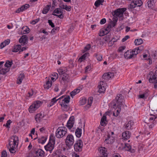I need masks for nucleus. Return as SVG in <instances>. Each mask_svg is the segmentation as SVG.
<instances>
[{
	"label": "nucleus",
	"mask_w": 157,
	"mask_h": 157,
	"mask_svg": "<svg viewBox=\"0 0 157 157\" xmlns=\"http://www.w3.org/2000/svg\"><path fill=\"white\" fill-rule=\"evenodd\" d=\"M54 145L50 144V143H48L44 146V148L47 151H49L50 153H51L54 148Z\"/></svg>",
	"instance_id": "obj_15"
},
{
	"label": "nucleus",
	"mask_w": 157,
	"mask_h": 157,
	"mask_svg": "<svg viewBox=\"0 0 157 157\" xmlns=\"http://www.w3.org/2000/svg\"><path fill=\"white\" fill-rule=\"evenodd\" d=\"M108 33V32H106L105 30H102V31H101L99 33V36H103L105 35H106Z\"/></svg>",
	"instance_id": "obj_50"
},
{
	"label": "nucleus",
	"mask_w": 157,
	"mask_h": 157,
	"mask_svg": "<svg viewBox=\"0 0 157 157\" xmlns=\"http://www.w3.org/2000/svg\"><path fill=\"white\" fill-rule=\"evenodd\" d=\"M115 20L114 21H111L110 23V25L112 26V27H114L116 25L117 22V19H114Z\"/></svg>",
	"instance_id": "obj_52"
},
{
	"label": "nucleus",
	"mask_w": 157,
	"mask_h": 157,
	"mask_svg": "<svg viewBox=\"0 0 157 157\" xmlns=\"http://www.w3.org/2000/svg\"><path fill=\"white\" fill-rule=\"evenodd\" d=\"M48 21L49 25H50L51 27L54 28L55 27L54 24L52 22V20H49Z\"/></svg>",
	"instance_id": "obj_57"
},
{
	"label": "nucleus",
	"mask_w": 157,
	"mask_h": 157,
	"mask_svg": "<svg viewBox=\"0 0 157 157\" xmlns=\"http://www.w3.org/2000/svg\"><path fill=\"white\" fill-rule=\"evenodd\" d=\"M114 141V137L111 136L109 135L107 136V138L105 140V142L107 144L112 143Z\"/></svg>",
	"instance_id": "obj_19"
},
{
	"label": "nucleus",
	"mask_w": 157,
	"mask_h": 157,
	"mask_svg": "<svg viewBox=\"0 0 157 157\" xmlns=\"http://www.w3.org/2000/svg\"><path fill=\"white\" fill-rule=\"evenodd\" d=\"M1 157H7V152L5 150L2 151Z\"/></svg>",
	"instance_id": "obj_58"
},
{
	"label": "nucleus",
	"mask_w": 157,
	"mask_h": 157,
	"mask_svg": "<svg viewBox=\"0 0 157 157\" xmlns=\"http://www.w3.org/2000/svg\"><path fill=\"white\" fill-rule=\"evenodd\" d=\"M59 8H56L53 11V12L52 13V15H53L54 16H56V15H57L55 13H56L57 14H59L60 13L59 12Z\"/></svg>",
	"instance_id": "obj_47"
},
{
	"label": "nucleus",
	"mask_w": 157,
	"mask_h": 157,
	"mask_svg": "<svg viewBox=\"0 0 157 157\" xmlns=\"http://www.w3.org/2000/svg\"><path fill=\"white\" fill-rule=\"evenodd\" d=\"M64 10H65L67 11H70L71 10V7L70 6H67V5L65 6V8H64Z\"/></svg>",
	"instance_id": "obj_60"
},
{
	"label": "nucleus",
	"mask_w": 157,
	"mask_h": 157,
	"mask_svg": "<svg viewBox=\"0 0 157 157\" xmlns=\"http://www.w3.org/2000/svg\"><path fill=\"white\" fill-rule=\"evenodd\" d=\"M121 106H117L115 107V110L113 113V115L114 116L117 117L119 113L121 110Z\"/></svg>",
	"instance_id": "obj_21"
},
{
	"label": "nucleus",
	"mask_w": 157,
	"mask_h": 157,
	"mask_svg": "<svg viewBox=\"0 0 157 157\" xmlns=\"http://www.w3.org/2000/svg\"><path fill=\"white\" fill-rule=\"evenodd\" d=\"M145 94H143L140 95H139V98H140L146 99L147 98V96L146 97H145Z\"/></svg>",
	"instance_id": "obj_64"
},
{
	"label": "nucleus",
	"mask_w": 157,
	"mask_h": 157,
	"mask_svg": "<svg viewBox=\"0 0 157 157\" xmlns=\"http://www.w3.org/2000/svg\"><path fill=\"white\" fill-rule=\"evenodd\" d=\"M47 139L46 137L42 136L38 139V141L39 143L43 144L45 143Z\"/></svg>",
	"instance_id": "obj_31"
},
{
	"label": "nucleus",
	"mask_w": 157,
	"mask_h": 157,
	"mask_svg": "<svg viewBox=\"0 0 157 157\" xmlns=\"http://www.w3.org/2000/svg\"><path fill=\"white\" fill-rule=\"evenodd\" d=\"M74 116H72L70 117L67 124V126L68 129H70L73 127L74 123Z\"/></svg>",
	"instance_id": "obj_10"
},
{
	"label": "nucleus",
	"mask_w": 157,
	"mask_h": 157,
	"mask_svg": "<svg viewBox=\"0 0 157 157\" xmlns=\"http://www.w3.org/2000/svg\"><path fill=\"white\" fill-rule=\"evenodd\" d=\"M123 150L126 151H130L131 153H133L135 152V150L133 149H131V146L129 144L127 143H125L124 147L123 148Z\"/></svg>",
	"instance_id": "obj_17"
},
{
	"label": "nucleus",
	"mask_w": 157,
	"mask_h": 157,
	"mask_svg": "<svg viewBox=\"0 0 157 157\" xmlns=\"http://www.w3.org/2000/svg\"><path fill=\"white\" fill-rule=\"evenodd\" d=\"M21 45L18 44L14 46L13 48V49L12 51L13 52H17L21 50Z\"/></svg>",
	"instance_id": "obj_30"
},
{
	"label": "nucleus",
	"mask_w": 157,
	"mask_h": 157,
	"mask_svg": "<svg viewBox=\"0 0 157 157\" xmlns=\"http://www.w3.org/2000/svg\"><path fill=\"white\" fill-rule=\"evenodd\" d=\"M105 84L103 81H101L99 84L98 86L99 90L98 92L100 93H104L105 90Z\"/></svg>",
	"instance_id": "obj_12"
},
{
	"label": "nucleus",
	"mask_w": 157,
	"mask_h": 157,
	"mask_svg": "<svg viewBox=\"0 0 157 157\" xmlns=\"http://www.w3.org/2000/svg\"><path fill=\"white\" fill-rule=\"evenodd\" d=\"M114 76V73L111 72H108L104 73L102 76V80L101 81H103L104 83L108 81L110 78Z\"/></svg>",
	"instance_id": "obj_8"
},
{
	"label": "nucleus",
	"mask_w": 157,
	"mask_h": 157,
	"mask_svg": "<svg viewBox=\"0 0 157 157\" xmlns=\"http://www.w3.org/2000/svg\"><path fill=\"white\" fill-rule=\"evenodd\" d=\"M9 146L7 148L11 153H14L16 152L15 149L16 146H17L18 144V137L16 135L11 136L9 140Z\"/></svg>",
	"instance_id": "obj_1"
},
{
	"label": "nucleus",
	"mask_w": 157,
	"mask_h": 157,
	"mask_svg": "<svg viewBox=\"0 0 157 157\" xmlns=\"http://www.w3.org/2000/svg\"><path fill=\"white\" fill-rule=\"evenodd\" d=\"M30 6L29 4H26L25 5H23L21 7L18 8L15 11L16 13H20L21 12H22L25 10H27L28 8H29Z\"/></svg>",
	"instance_id": "obj_14"
},
{
	"label": "nucleus",
	"mask_w": 157,
	"mask_h": 157,
	"mask_svg": "<svg viewBox=\"0 0 157 157\" xmlns=\"http://www.w3.org/2000/svg\"><path fill=\"white\" fill-rule=\"evenodd\" d=\"M104 0H97L95 2L94 5L97 7H98L100 5H102V3Z\"/></svg>",
	"instance_id": "obj_43"
},
{
	"label": "nucleus",
	"mask_w": 157,
	"mask_h": 157,
	"mask_svg": "<svg viewBox=\"0 0 157 157\" xmlns=\"http://www.w3.org/2000/svg\"><path fill=\"white\" fill-rule=\"evenodd\" d=\"M82 130L81 128H78L75 132V134L77 137L79 138L81 137L82 134Z\"/></svg>",
	"instance_id": "obj_29"
},
{
	"label": "nucleus",
	"mask_w": 157,
	"mask_h": 157,
	"mask_svg": "<svg viewBox=\"0 0 157 157\" xmlns=\"http://www.w3.org/2000/svg\"><path fill=\"white\" fill-rule=\"evenodd\" d=\"M67 129L64 127H59L56 130V136L58 138L63 137L66 134Z\"/></svg>",
	"instance_id": "obj_2"
},
{
	"label": "nucleus",
	"mask_w": 157,
	"mask_h": 157,
	"mask_svg": "<svg viewBox=\"0 0 157 157\" xmlns=\"http://www.w3.org/2000/svg\"><path fill=\"white\" fill-rule=\"evenodd\" d=\"M24 77L25 76L24 74H21L18 77V79L19 80V81H17V83L19 84H21L22 82V80L24 78Z\"/></svg>",
	"instance_id": "obj_34"
},
{
	"label": "nucleus",
	"mask_w": 157,
	"mask_h": 157,
	"mask_svg": "<svg viewBox=\"0 0 157 157\" xmlns=\"http://www.w3.org/2000/svg\"><path fill=\"white\" fill-rule=\"evenodd\" d=\"M19 42L22 45H24L28 42V38L26 35L22 36L19 40Z\"/></svg>",
	"instance_id": "obj_11"
},
{
	"label": "nucleus",
	"mask_w": 157,
	"mask_h": 157,
	"mask_svg": "<svg viewBox=\"0 0 157 157\" xmlns=\"http://www.w3.org/2000/svg\"><path fill=\"white\" fill-rule=\"evenodd\" d=\"M126 47L125 46H123L120 47L118 49V51L119 52H121L125 49Z\"/></svg>",
	"instance_id": "obj_55"
},
{
	"label": "nucleus",
	"mask_w": 157,
	"mask_h": 157,
	"mask_svg": "<svg viewBox=\"0 0 157 157\" xmlns=\"http://www.w3.org/2000/svg\"><path fill=\"white\" fill-rule=\"evenodd\" d=\"M52 81H50L48 80L46 82V84L44 85V88L46 89H49L52 85Z\"/></svg>",
	"instance_id": "obj_36"
},
{
	"label": "nucleus",
	"mask_w": 157,
	"mask_h": 157,
	"mask_svg": "<svg viewBox=\"0 0 157 157\" xmlns=\"http://www.w3.org/2000/svg\"><path fill=\"white\" fill-rule=\"evenodd\" d=\"M149 81L150 83H154V88H157V70L155 71V75L151 76Z\"/></svg>",
	"instance_id": "obj_9"
},
{
	"label": "nucleus",
	"mask_w": 157,
	"mask_h": 157,
	"mask_svg": "<svg viewBox=\"0 0 157 157\" xmlns=\"http://www.w3.org/2000/svg\"><path fill=\"white\" fill-rule=\"evenodd\" d=\"M117 103L113 105V108H115L117 106L124 105V97L121 94H118L116 97Z\"/></svg>",
	"instance_id": "obj_3"
},
{
	"label": "nucleus",
	"mask_w": 157,
	"mask_h": 157,
	"mask_svg": "<svg viewBox=\"0 0 157 157\" xmlns=\"http://www.w3.org/2000/svg\"><path fill=\"white\" fill-rule=\"evenodd\" d=\"M29 29L27 27H26V28L24 30L23 33L24 34H26L29 33Z\"/></svg>",
	"instance_id": "obj_59"
},
{
	"label": "nucleus",
	"mask_w": 157,
	"mask_h": 157,
	"mask_svg": "<svg viewBox=\"0 0 157 157\" xmlns=\"http://www.w3.org/2000/svg\"><path fill=\"white\" fill-rule=\"evenodd\" d=\"M40 20V18H38V19H36L35 20H33L32 21L30 22V23L32 24L33 25L35 24L36 23H37L38 21H39Z\"/></svg>",
	"instance_id": "obj_56"
},
{
	"label": "nucleus",
	"mask_w": 157,
	"mask_h": 157,
	"mask_svg": "<svg viewBox=\"0 0 157 157\" xmlns=\"http://www.w3.org/2000/svg\"><path fill=\"white\" fill-rule=\"evenodd\" d=\"M81 89V88L80 87H78L77 88L75 89L70 93L71 96L73 98L74 96L78 93Z\"/></svg>",
	"instance_id": "obj_24"
},
{
	"label": "nucleus",
	"mask_w": 157,
	"mask_h": 157,
	"mask_svg": "<svg viewBox=\"0 0 157 157\" xmlns=\"http://www.w3.org/2000/svg\"><path fill=\"white\" fill-rule=\"evenodd\" d=\"M122 139L123 140H126L128 139L130 137V132L128 131H125L122 133Z\"/></svg>",
	"instance_id": "obj_20"
},
{
	"label": "nucleus",
	"mask_w": 157,
	"mask_h": 157,
	"mask_svg": "<svg viewBox=\"0 0 157 157\" xmlns=\"http://www.w3.org/2000/svg\"><path fill=\"white\" fill-rule=\"evenodd\" d=\"M94 56L96 57L97 60L98 61H101L102 59V56L100 54H98L97 53H95L94 55Z\"/></svg>",
	"instance_id": "obj_46"
},
{
	"label": "nucleus",
	"mask_w": 157,
	"mask_h": 157,
	"mask_svg": "<svg viewBox=\"0 0 157 157\" xmlns=\"http://www.w3.org/2000/svg\"><path fill=\"white\" fill-rule=\"evenodd\" d=\"M65 143L66 145L68 147L72 146L74 143V139L73 136L71 134L68 135L66 138Z\"/></svg>",
	"instance_id": "obj_7"
},
{
	"label": "nucleus",
	"mask_w": 157,
	"mask_h": 157,
	"mask_svg": "<svg viewBox=\"0 0 157 157\" xmlns=\"http://www.w3.org/2000/svg\"><path fill=\"white\" fill-rule=\"evenodd\" d=\"M59 27H56L54 28L51 31V32L52 33H55L58 31L59 30Z\"/></svg>",
	"instance_id": "obj_54"
},
{
	"label": "nucleus",
	"mask_w": 157,
	"mask_h": 157,
	"mask_svg": "<svg viewBox=\"0 0 157 157\" xmlns=\"http://www.w3.org/2000/svg\"><path fill=\"white\" fill-rule=\"evenodd\" d=\"M64 96H63L58 98H58L57 97L53 98L51 99L50 102L48 105V106L49 107H51L54 105V104H55V103H56L58 100L59 99H61Z\"/></svg>",
	"instance_id": "obj_16"
},
{
	"label": "nucleus",
	"mask_w": 157,
	"mask_h": 157,
	"mask_svg": "<svg viewBox=\"0 0 157 157\" xmlns=\"http://www.w3.org/2000/svg\"><path fill=\"white\" fill-rule=\"evenodd\" d=\"M143 49V47L142 46H140L139 47L134 49V50H135L136 54L137 55L139 53L140 51H142Z\"/></svg>",
	"instance_id": "obj_45"
},
{
	"label": "nucleus",
	"mask_w": 157,
	"mask_h": 157,
	"mask_svg": "<svg viewBox=\"0 0 157 157\" xmlns=\"http://www.w3.org/2000/svg\"><path fill=\"white\" fill-rule=\"evenodd\" d=\"M41 104V102L40 101H37L33 104L29 108V111L30 113H33L38 108Z\"/></svg>",
	"instance_id": "obj_4"
},
{
	"label": "nucleus",
	"mask_w": 157,
	"mask_h": 157,
	"mask_svg": "<svg viewBox=\"0 0 157 157\" xmlns=\"http://www.w3.org/2000/svg\"><path fill=\"white\" fill-rule=\"evenodd\" d=\"M60 105L63 108V109L64 111H67L69 108V107L68 104L60 103Z\"/></svg>",
	"instance_id": "obj_37"
},
{
	"label": "nucleus",
	"mask_w": 157,
	"mask_h": 157,
	"mask_svg": "<svg viewBox=\"0 0 157 157\" xmlns=\"http://www.w3.org/2000/svg\"><path fill=\"white\" fill-rule=\"evenodd\" d=\"M89 56V54L88 52H86L79 58L78 60V61L79 62L81 63L83 60L85 59L86 57Z\"/></svg>",
	"instance_id": "obj_27"
},
{
	"label": "nucleus",
	"mask_w": 157,
	"mask_h": 157,
	"mask_svg": "<svg viewBox=\"0 0 157 157\" xmlns=\"http://www.w3.org/2000/svg\"><path fill=\"white\" fill-rule=\"evenodd\" d=\"M114 15L115 16H117L121 17L123 16V13H121L120 9H117L114 12Z\"/></svg>",
	"instance_id": "obj_23"
},
{
	"label": "nucleus",
	"mask_w": 157,
	"mask_h": 157,
	"mask_svg": "<svg viewBox=\"0 0 157 157\" xmlns=\"http://www.w3.org/2000/svg\"><path fill=\"white\" fill-rule=\"evenodd\" d=\"M155 2V0H149L147 2L148 6L151 8Z\"/></svg>",
	"instance_id": "obj_39"
},
{
	"label": "nucleus",
	"mask_w": 157,
	"mask_h": 157,
	"mask_svg": "<svg viewBox=\"0 0 157 157\" xmlns=\"http://www.w3.org/2000/svg\"><path fill=\"white\" fill-rule=\"evenodd\" d=\"M35 154L36 157H44V152L40 149H38L35 151Z\"/></svg>",
	"instance_id": "obj_13"
},
{
	"label": "nucleus",
	"mask_w": 157,
	"mask_h": 157,
	"mask_svg": "<svg viewBox=\"0 0 157 157\" xmlns=\"http://www.w3.org/2000/svg\"><path fill=\"white\" fill-rule=\"evenodd\" d=\"M11 123V121L10 120H9L7 121L6 124H4L3 126H5L7 128H10V125Z\"/></svg>",
	"instance_id": "obj_49"
},
{
	"label": "nucleus",
	"mask_w": 157,
	"mask_h": 157,
	"mask_svg": "<svg viewBox=\"0 0 157 157\" xmlns=\"http://www.w3.org/2000/svg\"><path fill=\"white\" fill-rule=\"evenodd\" d=\"M69 75L66 73L64 74L63 75L62 80L65 82H68L69 80Z\"/></svg>",
	"instance_id": "obj_38"
},
{
	"label": "nucleus",
	"mask_w": 157,
	"mask_h": 157,
	"mask_svg": "<svg viewBox=\"0 0 157 157\" xmlns=\"http://www.w3.org/2000/svg\"><path fill=\"white\" fill-rule=\"evenodd\" d=\"M90 44H88L84 48V51H86L89 50L90 48Z\"/></svg>",
	"instance_id": "obj_62"
},
{
	"label": "nucleus",
	"mask_w": 157,
	"mask_h": 157,
	"mask_svg": "<svg viewBox=\"0 0 157 157\" xmlns=\"http://www.w3.org/2000/svg\"><path fill=\"white\" fill-rule=\"evenodd\" d=\"M93 98L92 97H90L89 98L88 100V107H89L91 105L92 102Z\"/></svg>",
	"instance_id": "obj_53"
},
{
	"label": "nucleus",
	"mask_w": 157,
	"mask_h": 157,
	"mask_svg": "<svg viewBox=\"0 0 157 157\" xmlns=\"http://www.w3.org/2000/svg\"><path fill=\"white\" fill-rule=\"evenodd\" d=\"M136 5V4H135L134 2L132 1L131 2L130 4L128 6L127 8L129 10H132L137 7Z\"/></svg>",
	"instance_id": "obj_33"
},
{
	"label": "nucleus",
	"mask_w": 157,
	"mask_h": 157,
	"mask_svg": "<svg viewBox=\"0 0 157 157\" xmlns=\"http://www.w3.org/2000/svg\"><path fill=\"white\" fill-rule=\"evenodd\" d=\"M130 38V36H126L124 38L122 39V42H124L126 41L128 39Z\"/></svg>",
	"instance_id": "obj_63"
},
{
	"label": "nucleus",
	"mask_w": 157,
	"mask_h": 157,
	"mask_svg": "<svg viewBox=\"0 0 157 157\" xmlns=\"http://www.w3.org/2000/svg\"><path fill=\"white\" fill-rule=\"evenodd\" d=\"M10 42V40L9 39H8L5 40L3 42H2L1 44L0 47L1 49L3 48L6 45L9 44Z\"/></svg>",
	"instance_id": "obj_26"
},
{
	"label": "nucleus",
	"mask_w": 157,
	"mask_h": 157,
	"mask_svg": "<svg viewBox=\"0 0 157 157\" xmlns=\"http://www.w3.org/2000/svg\"><path fill=\"white\" fill-rule=\"evenodd\" d=\"M83 146V142L81 140H79L77 141L76 143H75L74 145L75 150L76 151H81Z\"/></svg>",
	"instance_id": "obj_6"
},
{
	"label": "nucleus",
	"mask_w": 157,
	"mask_h": 157,
	"mask_svg": "<svg viewBox=\"0 0 157 157\" xmlns=\"http://www.w3.org/2000/svg\"><path fill=\"white\" fill-rule=\"evenodd\" d=\"M133 124L134 122L132 121H130L125 125V128L127 130L132 129V128Z\"/></svg>",
	"instance_id": "obj_22"
},
{
	"label": "nucleus",
	"mask_w": 157,
	"mask_h": 157,
	"mask_svg": "<svg viewBox=\"0 0 157 157\" xmlns=\"http://www.w3.org/2000/svg\"><path fill=\"white\" fill-rule=\"evenodd\" d=\"M10 71L9 68H2L0 69V74L5 75Z\"/></svg>",
	"instance_id": "obj_35"
},
{
	"label": "nucleus",
	"mask_w": 157,
	"mask_h": 157,
	"mask_svg": "<svg viewBox=\"0 0 157 157\" xmlns=\"http://www.w3.org/2000/svg\"><path fill=\"white\" fill-rule=\"evenodd\" d=\"M44 117V116L42 113H40L36 114L35 117V119L36 121L37 122H40L41 120Z\"/></svg>",
	"instance_id": "obj_25"
},
{
	"label": "nucleus",
	"mask_w": 157,
	"mask_h": 157,
	"mask_svg": "<svg viewBox=\"0 0 157 157\" xmlns=\"http://www.w3.org/2000/svg\"><path fill=\"white\" fill-rule=\"evenodd\" d=\"M13 64V62L12 61H10L9 60H7L5 64V66L7 67H11Z\"/></svg>",
	"instance_id": "obj_42"
},
{
	"label": "nucleus",
	"mask_w": 157,
	"mask_h": 157,
	"mask_svg": "<svg viewBox=\"0 0 157 157\" xmlns=\"http://www.w3.org/2000/svg\"><path fill=\"white\" fill-rule=\"evenodd\" d=\"M114 39H112L111 40L109 41V46H111L113 45L114 44V43L115 41H113Z\"/></svg>",
	"instance_id": "obj_61"
},
{
	"label": "nucleus",
	"mask_w": 157,
	"mask_h": 157,
	"mask_svg": "<svg viewBox=\"0 0 157 157\" xmlns=\"http://www.w3.org/2000/svg\"><path fill=\"white\" fill-rule=\"evenodd\" d=\"M106 116L104 115L102 117L100 122V124L101 125L104 126L106 125V124L105 122L106 121Z\"/></svg>",
	"instance_id": "obj_32"
},
{
	"label": "nucleus",
	"mask_w": 157,
	"mask_h": 157,
	"mask_svg": "<svg viewBox=\"0 0 157 157\" xmlns=\"http://www.w3.org/2000/svg\"><path fill=\"white\" fill-rule=\"evenodd\" d=\"M70 97L69 96H68L64 98L62 100V101L60 103L68 104L70 102Z\"/></svg>",
	"instance_id": "obj_41"
},
{
	"label": "nucleus",
	"mask_w": 157,
	"mask_h": 157,
	"mask_svg": "<svg viewBox=\"0 0 157 157\" xmlns=\"http://www.w3.org/2000/svg\"><path fill=\"white\" fill-rule=\"evenodd\" d=\"M143 42V40L141 39H136L134 42L136 45H139L142 44Z\"/></svg>",
	"instance_id": "obj_44"
},
{
	"label": "nucleus",
	"mask_w": 157,
	"mask_h": 157,
	"mask_svg": "<svg viewBox=\"0 0 157 157\" xmlns=\"http://www.w3.org/2000/svg\"><path fill=\"white\" fill-rule=\"evenodd\" d=\"M136 55L135 50H130L127 51L124 54V57L127 59L132 58L134 55Z\"/></svg>",
	"instance_id": "obj_5"
},
{
	"label": "nucleus",
	"mask_w": 157,
	"mask_h": 157,
	"mask_svg": "<svg viewBox=\"0 0 157 157\" xmlns=\"http://www.w3.org/2000/svg\"><path fill=\"white\" fill-rule=\"evenodd\" d=\"M51 7V5H47L44 7L42 11V13L44 14H47L49 11Z\"/></svg>",
	"instance_id": "obj_28"
},
{
	"label": "nucleus",
	"mask_w": 157,
	"mask_h": 157,
	"mask_svg": "<svg viewBox=\"0 0 157 157\" xmlns=\"http://www.w3.org/2000/svg\"><path fill=\"white\" fill-rule=\"evenodd\" d=\"M133 1L137 7L140 6L143 4L141 0H133Z\"/></svg>",
	"instance_id": "obj_40"
},
{
	"label": "nucleus",
	"mask_w": 157,
	"mask_h": 157,
	"mask_svg": "<svg viewBox=\"0 0 157 157\" xmlns=\"http://www.w3.org/2000/svg\"><path fill=\"white\" fill-rule=\"evenodd\" d=\"M48 143H50V144L54 146L55 142V140L53 139L52 136H50L49 140Z\"/></svg>",
	"instance_id": "obj_48"
},
{
	"label": "nucleus",
	"mask_w": 157,
	"mask_h": 157,
	"mask_svg": "<svg viewBox=\"0 0 157 157\" xmlns=\"http://www.w3.org/2000/svg\"><path fill=\"white\" fill-rule=\"evenodd\" d=\"M66 6L67 5H65L64 3L62 1L59 4V7L63 9H64V8H65Z\"/></svg>",
	"instance_id": "obj_51"
},
{
	"label": "nucleus",
	"mask_w": 157,
	"mask_h": 157,
	"mask_svg": "<svg viewBox=\"0 0 157 157\" xmlns=\"http://www.w3.org/2000/svg\"><path fill=\"white\" fill-rule=\"evenodd\" d=\"M100 154L102 156H107V153L106 149L105 147H101L99 150Z\"/></svg>",
	"instance_id": "obj_18"
}]
</instances>
